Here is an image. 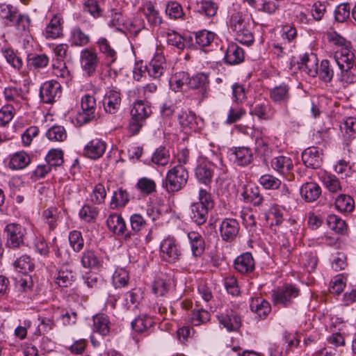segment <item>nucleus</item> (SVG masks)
Here are the masks:
<instances>
[{
	"mask_svg": "<svg viewBox=\"0 0 356 356\" xmlns=\"http://www.w3.org/2000/svg\"><path fill=\"white\" fill-rule=\"evenodd\" d=\"M151 114V106L147 102L143 100L134 102L131 110V119L129 123V131L133 135L138 134Z\"/></svg>",
	"mask_w": 356,
	"mask_h": 356,
	"instance_id": "nucleus-1",
	"label": "nucleus"
},
{
	"mask_svg": "<svg viewBox=\"0 0 356 356\" xmlns=\"http://www.w3.org/2000/svg\"><path fill=\"white\" fill-rule=\"evenodd\" d=\"M220 165L217 166L212 161L207 159H202L195 168V177L198 181L209 185L214 175V171L218 169L220 175L225 173L226 166L222 163L221 159L217 158Z\"/></svg>",
	"mask_w": 356,
	"mask_h": 356,
	"instance_id": "nucleus-2",
	"label": "nucleus"
},
{
	"mask_svg": "<svg viewBox=\"0 0 356 356\" xmlns=\"http://www.w3.org/2000/svg\"><path fill=\"white\" fill-rule=\"evenodd\" d=\"M5 246L11 250H17L24 244L26 234V229L21 225L12 222L6 225L3 229Z\"/></svg>",
	"mask_w": 356,
	"mask_h": 356,
	"instance_id": "nucleus-3",
	"label": "nucleus"
},
{
	"mask_svg": "<svg viewBox=\"0 0 356 356\" xmlns=\"http://www.w3.org/2000/svg\"><path fill=\"white\" fill-rule=\"evenodd\" d=\"M188 178V172L184 166L181 165L174 166L166 175L167 191L170 193L179 191L186 184Z\"/></svg>",
	"mask_w": 356,
	"mask_h": 356,
	"instance_id": "nucleus-4",
	"label": "nucleus"
},
{
	"mask_svg": "<svg viewBox=\"0 0 356 356\" xmlns=\"http://www.w3.org/2000/svg\"><path fill=\"white\" fill-rule=\"evenodd\" d=\"M300 294L299 289L294 285L286 284L274 290L272 300L275 305L289 307Z\"/></svg>",
	"mask_w": 356,
	"mask_h": 356,
	"instance_id": "nucleus-5",
	"label": "nucleus"
},
{
	"mask_svg": "<svg viewBox=\"0 0 356 356\" xmlns=\"http://www.w3.org/2000/svg\"><path fill=\"white\" fill-rule=\"evenodd\" d=\"M160 256L163 261L169 264H174L180 259L181 250L174 238L168 237L161 241Z\"/></svg>",
	"mask_w": 356,
	"mask_h": 356,
	"instance_id": "nucleus-6",
	"label": "nucleus"
},
{
	"mask_svg": "<svg viewBox=\"0 0 356 356\" xmlns=\"http://www.w3.org/2000/svg\"><path fill=\"white\" fill-rule=\"evenodd\" d=\"M2 94L6 105L18 111L26 104V93L21 88L9 86L3 88Z\"/></svg>",
	"mask_w": 356,
	"mask_h": 356,
	"instance_id": "nucleus-7",
	"label": "nucleus"
},
{
	"mask_svg": "<svg viewBox=\"0 0 356 356\" xmlns=\"http://www.w3.org/2000/svg\"><path fill=\"white\" fill-rule=\"evenodd\" d=\"M99 60L97 53L90 48H85L80 52V64L84 74L92 76L98 67Z\"/></svg>",
	"mask_w": 356,
	"mask_h": 356,
	"instance_id": "nucleus-8",
	"label": "nucleus"
},
{
	"mask_svg": "<svg viewBox=\"0 0 356 356\" xmlns=\"http://www.w3.org/2000/svg\"><path fill=\"white\" fill-rule=\"evenodd\" d=\"M62 94V87L55 80L45 81L40 87V96L45 104H51L58 99Z\"/></svg>",
	"mask_w": 356,
	"mask_h": 356,
	"instance_id": "nucleus-9",
	"label": "nucleus"
},
{
	"mask_svg": "<svg viewBox=\"0 0 356 356\" xmlns=\"http://www.w3.org/2000/svg\"><path fill=\"white\" fill-rule=\"evenodd\" d=\"M108 257L99 252L85 250L82 253L81 264L86 268H102L106 264Z\"/></svg>",
	"mask_w": 356,
	"mask_h": 356,
	"instance_id": "nucleus-10",
	"label": "nucleus"
},
{
	"mask_svg": "<svg viewBox=\"0 0 356 356\" xmlns=\"http://www.w3.org/2000/svg\"><path fill=\"white\" fill-rule=\"evenodd\" d=\"M179 124L186 134L196 132L201 129V120L196 115L188 110H182L178 115Z\"/></svg>",
	"mask_w": 356,
	"mask_h": 356,
	"instance_id": "nucleus-11",
	"label": "nucleus"
},
{
	"mask_svg": "<svg viewBox=\"0 0 356 356\" xmlns=\"http://www.w3.org/2000/svg\"><path fill=\"white\" fill-rule=\"evenodd\" d=\"M107 144L102 138H95L86 143L83 149V155L92 160H97L105 153Z\"/></svg>",
	"mask_w": 356,
	"mask_h": 356,
	"instance_id": "nucleus-12",
	"label": "nucleus"
},
{
	"mask_svg": "<svg viewBox=\"0 0 356 356\" xmlns=\"http://www.w3.org/2000/svg\"><path fill=\"white\" fill-rule=\"evenodd\" d=\"M145 68L150 77L154 79L160 78L167 68L165 58L162 53L156 52L152 59Z\"/></svg>",
	"mask_w": 356,
	"mask_h": 356,
	"instance_id": "nucleus-13",
	"label": "nucleus"
},
{
	"mask_svg": "<svg viewBox=\"0 0 356 356\" xmlns=\"http://www.w3.org/2000/svg\"><path fill=\"white\" fill-rule=\"evenodd\" d=\"M218 318L220 325L228 332L237 331L241 326V316L232 309L225 310L220 314Z\"/></svg>",
	"mask_w": 356,
	"mask_h": 356,
	"instance_id": "nucleus-14",
	"label": "nucleus"
},
{
	"mask_svg": "<svg viewBox=\"0 0 356 356\" xmlns=\"http://www.w3.org/2000/svg\"><path fill=\"white\" fill-rule=\"evenodd\" d=\"M42 34L46 39H57L63 35V19L60 15H54L47 24Z\"/></svg>",
	"mask_w": 356,
	"mask_h": 356,
	"instance_id": "nucleus-15",
	"label": "nucleus"
},
{
	"mask_svg": "<svg viewBox=\"0 0 356 356\" xmlns=\"http://www.w3.org/2000/svg\"><path fill=\"white\" fill-rule=\"evenodd\" d=\"M333 58L339 69H353L355 64V54L352 47L335 49Z\"/></svg>",
	"mask_w": 356,
	"mask_h": 356,
	"instance_id": "nucleus-16",
	"label": "nucleus"
},
{
	"mask_svg": "<svg viewBox=\"0 0 356 356\" xmlns=\"http://www.w3.org/2000/svg\"><path fill=\"white\" fill-rule=\"evenodd\" d=\"M269 97L275 104L286 106L290 99V86L289 84L282 83L269 90Z\"/></svg>",
	"mask_w": 356,
	"mask_h": 356,
	"instance_id": "nucleus-17",
	"label": "nucleus"
},
{
	"mask_svg": "<svg viewBox=\"0 0 356 356\" xmlns=\"http://www.w3.org/2000/svg\"><path fill=\"white\" fill-rule=\"evenodd\" d=\"M121 94L119 90L108 89L104 96L103 106L106 113L114 114L118 112L121 106Z\"/></svg>",
	"mask_w": 356,
	"mask_h": 356,
	"instance_id": "nucleus-18",
	"label": "nucleus"
},
{
	"mask_svg": "<svg viewBox=\"0 0 356 356\" xmlns=\"http://www.w3.org/2000/svg\"><path fill=\"white\" fill-rule=\"evenodd\" d=\"M106 225L110 232L118 236H124L125 238L129 237V234H126V222L120 213H112L106 220Z\"/></svg>",
	"mask_w": 356,
	"mask_h": 356,
	"instance_id": "nucleus-19",
	"label": "nucleus"
},
{
	"mask_svg": "<svg viewBox=\"0 0 356 356\" xmlns=\"http://www.w3.org/2000/svg\"><path fill=\"white\" fill-rule=\"evenodd\" d=\"M318 58L313 54H305L297 61L298 67L312 77H315L318 74Z\"/></svg>",
	"mask_w": 356,
	"mask_h": 356,
	"instance_id": "nucleus-20",
	"label": "nucleus"
},
{
	"mask_svg": "<svg viewBox=\"0 0 356 356\" xmlns=\"http://www.w3.org/2000/svg\"><path fill=\"white\" fill-rule=\"evenodd\" d=\"M322 150L316 147H309L302 153V160L307 167L317 168L322 163Z\"/></svg>",
	"mask_w": 356,
	"mask_h": 356,
	"instance_id": "nucleus-21",
	"label": "nucleus"
},
{
	"mask_svg": "<svg viewBox=\"0 0 356 356\" xmlns=\"http://www.w3.org/2000/svg\"><path fill=\"white\" fill-rule=\"evenodd\" d=\"M189 87L199 90L202 97H207L210 88L209 74L200 72L193 75L190 78Z\"/></svg>",
	"mask_w": 356,
	"mask_h": 356,
	"instance_id": "nucleus-22",
	"label": "nucleus"
},
{
	"mask_svg": "<svg viewBox=\"0 0 356 356\" xmlns=\"http://www.w3.org/2000/svg\"><path fill=\"white\" fill-rule=\"evenodd\" d=\"M239 224L233 218H226L221 222L220 232L222 238L225 241H233L238 234Z\"/></svg>",
	"mask_w": 356,
	"mask_h": 356,
	"instance_id": "nucleus-23",
	"label": "nucleus"
},
{
	"mask_svg": "<svg viewBox=\"0 0 356 356\" xmlns=\"http://www.w3.org/2000/svg\"><path fill=\"white\" fill-rule=\"evenodd\" d=\"M234 266L238 273L248 274L254 270L255 264L252 254L245 252L235 259Z\"/></svg>",
	"mask_w": 356,
	"mask_h": 356,
	"instance_id": "nucleus-24",
	"label": "nucleus"
},
{
	"mask_svg": "<svg viewBox=\"0 0 356 356\" xmlns=\"http://www.w3.org/2000/svg\"><path fill=\"white\" fill-rule=\"evenodd\" d=\"M229 159L237 165L244 166L250 164L252 160V154L248 147H237L231 149Z\"/></svg>",
	"mask_w": 356,
	"mask_h": 356,
	"instance_id": "nucleus-25",
	"label": "nucleus"
},
{
	"mask_svg": "<svg viewBox=\"0 0 356 356\" xmlns=\"http://www.w3.org/2000/svg\"><path fill=\"white\" fill-rule=\"evenodd\" d=\"M270 164L274 170L283 175L290 174L293 168L292 159L286 156L281 155L273 158Z\"/></svg>",
	"mask_w": 356,
	"mask_h": 356,
	"instance_id": "nucleus-26",
	"label": "nucleus"
},
{
	"mask_svg": "<svg viewBox=\"0 0 356 356\" xmlns=\"http://www.w3.org/2000/svg\"><path fill=\"white\" fill-rule=\"evenodd\" d=\"M300 193L307 202H313L321 195V188L315 182H306L300 187Z\"/></svg>",
	"mask_w": 356,
	"mask_h": 356,
	"instance_id": "nucleus-27",
	"label": "nucleus"
},
{
	"mask_svg": "<svg viewBox=\"0 0 356 356\" xmlns=\"http://www.w3.org/2000/svg\"><path fill=\"white\" fill-rule=\"evenodd\" d=\"M30 163V156L24 151H19L10 155L8 167L12 170H19L26 168Z\"/></svg>",
	"mask_w": 356,
	"mask_h": 356,
	"instance_id": "nucleus-28",
	"label": "nucleus"
},
{
	"mask_svg": "<svg viewBox=\"0 0 356 356\" xmlns=\"http://www.w3.org/2000/svg\"><path fill=\"white\" fill-rule=\"evenodd\" d=\"M241 195L246 202L252 203L254 206H260L264 202L259 187L254 184L245 186Z\"/></svg>",
	"mask_w": 356,
	"mask_h": 356,
	"instance_id": "nucleus-29",
	"label": "nucleus"
},
{
	"mask_svg": "<svg viewBox=\"0 0 356 356\" xmlns=\"http://www.w3.org/2000/svg\"><path fill=\"white\" fill-rule=\"evenodd\" d=\"M187 236L193 256L194 257H200L203 254L205 248L203 237L200 233L195 231L188 232Z\"/></svg>",
	"mask_w": 356,
	"mask_h": 356,
	"instance_id": "nucleus-30",
	"label": "nucleus"
},
{
	"mask_svg": "<svg viewBox=\"0 0 356 356\" xmlns=\"http://www.w3.org/2000/svg\"><path fill=\"white\" fill-rule=\"evenodd\" d=\"M96 44L100 53L104 56L107 65H111L116 61L118 58L117 52L111 46L110 42L106 38H99Z\"/></svg>",
	"mask_w": 356,
	"mask_h": 356,
	"instance_id": "nucleus-31",
	"label": "nucleus"
},
{
	"mask_svg": "<svg viewBox=\"0 0 356 356\" xmlns=\"http://www.w3.org/2000/svg\"><path fill=\"white\" fill-rule=\"evenodd\" d=\"M250 309L260 318H266L271 311L270 303L261 297L252 298L250 304Z\"/></svg>",
	"mask_w": 356,
	"mask_h": 356,
	"instance_id": "nucleus-32",
	"label": "nucleus"
},
{
	"mask_svg": "<svg viewBox=\"0 0 356 356\" xmlns=\"http://www.w3.org/2000/svg\"><path fill=\"white\" fill-rule=\"evenodd\" d=\"M90 37L80 27H73L70 33L69 42L72 47H84L89 44Z\"/></svg>",
	"mask_w": 356,
	"mask_h": 356,
	"instance_id": "nucleus-33",
	"label": "nucleus"
},
{
	"mask_svg": "<svg viewBox=\"0 0 356 356\" xmlns=\"http://www.w3.org/2000/svg\"><path fill=\"white\" fill-rule=\"evenodd\" d=\"M243 59V49L235 43L229 44L225 56V62L230 65H236L241 63Z\"/></svg>",
	"mask_w": 356,
	"mask_h": 356,
	"instance_id": "nucleus-34",
	"label": "nucleus"
},
{
	"mask_svg": "<svg viewBox=\"0 0 356 356\" xmlns=\"http://www.w3.org/2000/svg\"><path fill=\"white\" fill-rule=\"evenodd\" d=\"M74 273L67 266H62L54 277L56 284L60 287H67L74 281Z\"/></svg>",
	"mask_w": 356,
	"mask_h": 356,
	"instance_id": "nucleus-35",
	"label": "nucleus"
},
{
	"mask_svg": "<svg viewBox=\"0 0 356 356\" xmlns=\"http://www.w3.org/2000/svg\"><path fill=\"white\" fill-rule=\"evenodd\" d=\"M250 26V17L248 14L236 12L232 15L229 19V27L234 31H240L241 29Z\"/></svg>",
	"mask_w": 356,
	"mask_h": 356,
	"instance_id": "nucleus-36",
	"label": "nucleus"
},
{
	"mask_svg": "<svg viewBox=\"0 0 356 356\" xmlns=\"http://www.w3.org/2000/svg\"><path fill=\"white\" fill-rule=\"evenodd\" d=\"M192 220L197 225H203L208 218L209 209L193 202L191 206Z\"/></svg>",
	"mask_w": 356,
	"mask_h": 356,
	"instance_id": "nucleus-37",
	"label": "nucleus"
},
{
	"mask_svg": "<svg viewBox=\"0 0 356 356\" xmlns=\"http://www.w3.org/2000/svg\"><path fill=\"white\" fill-rule=\"evenodd\" d=\"M250 113L257 116L259 119L266 120L273 118L275 110L268 103L262 102L256 104Z\"/></svg>",
	"mask_w": 356,
	"mask_h": 356,
	"instance_id": "nucleus-38",
	"label": "nucleus"
},
{
	"mask_svg": "<svg viewBox=\"0 0 356 356\" xmlns=\"http://www.w3.org/2000/svg\"><path fill=\"white\" fill-rule=\"evenodd\" d=\"M335 208L341 213H349L355 208V201L348 195H339L335 200Z\"/></svg>",
	"mask_w": 356,
	"mask_h": 356,
	"instance_id": "nucleus-39",
	"label": "nucleus"
},
{
	"mask_svg": "<svg viewBox=\"0 0 356 356\" xmlns=\"http://www.w3.org/2000/svg\"><path fill=\"white\" fill-rule=\"evenodd\" d=\"M190 76L184 71L175 73L170 79V86L172 90L177 92L180 90L185 84L189 86Z\"/></svg>",
	"mask_w": 356,
	"mask_h": 356,
	"instance_id": "nucleus-40",
	"label": "nucleus"
},
{
	"mask_svg": "<svg viewBox=\"0 0 356 356\" xmlns=\"http://www.w3.org/2000/svg\"><path fill=\"white\" fill-rule=\"evenodd\" d=\"M320 178L325 187L330 193H336L342 191V186L335 175L324 172Z\"/></svg>",
	"mask_w": 356,
	"mask_h": 356,
	"instance_id": "nucleus-41",
	"label": "nucleus"
},
{
	"mask_svg": "<svg viewBox=\"0 0 356 356\" xmlns=\"http://www.w3.org/2000/svg\"><path fill=\"white\" fill-rule=\"evenodd\" d=\"M153 319L146 315H142L131 322V327L137 332H147L154 325Z\"/></svg>",
	"mask_w": 356,
	"mask_h": 356,
	"instance_id": "nucleus-42",
	"label": "nucleus"
},
{
	"mask_svg": "<svg viewBox=\"0 0 356 356\" xmlns=\"http://www.w3.org/2000/svg\"><path fill=\"white\" fill-rule=\"evenodd\" d=\"M13 266L17 271L23 274H28V272L33 271L35 267L33 259L26 254L17 258L15 261Z\"/></svg>",
	"mask_w": 356,
	"mask_h": 356,
	"instance_id": "nucleus-43",
	"label": "nucleus"
},
{
	"mask_svg": "<svg viewBox=\"0 0 356 356\" xmlns=\"http://www.w3.org/2000/svg\"><path fill=\"white\" fill-rule=\"evenodd\" d=\"M170 287V280L166 276L156 278L152 285V291L157 296H165Z\"/></svg>",
	"mask_w": 356,
	"mask_h": 356,
	"instance_id": "nucleus-44",
	"label": "nucleus"
},
{
	"mask_svg": "<svg viewBox=\"0 0 356 356\" xmlns=\"http://www.w3.org/2000/svg\"><path fill=\"white\" fill-rule=\"evenodd\" d=\"M94 330L103 336L110 332V321L104 314H99L94 317Z\"/></svg>",
	"mask_w": 356,
	"mask_h": 356,
	"instance_id": "nucleus-45",
	"label": "nucleus"
},
{
	"mask_svg": "<svg viewBox=\"0 0 356 356\" xmlns=\"http://www.w3.org/2000/svg\"><path fill=\"white\" fill-rule=\"evenodd\" d=\"M112 280L115 288L127 286L129 280L128 271L124 268H118L113 275Z\"/></svg>",
	"mask_w": 356,
	"mask_h": 356,
	"instance_id": "nucleus-46",
	"label": "nucleus"
},
{
	"mask_svg": "<svg viewBox=\"0 0 356 356\" xmlns=\"http://www.w3.org/2000/svg\"><path fill=\"white\" fill-rule=\"evenodd\" d=\"M327 226L337 234H343L346 232L347 225L346 222L339 216L332 214L327 216Z\"/></svg>",
	"mask_w": 356,
	"mask_h": 356,
	"instance_id": "nucleus-47",
	"label": "nucleus"
},
{
	"mask_svg": "<svg viewBox=\"0 0 356 356\" xmlns=\"http://www.w3.org/2000/svg\"><path fill=\"white\" fill-rule=\"evenodd\" d=\"M129 201V197L128 193L122 188H119L117 191H115L111 200V208L113 209H117L118 207H124Z\"/></svg>",
	"mask_w": 356,
	"mask_h": 356,
	"instance_id": "nucleus-48",
	"label": "nucleus"
},
{
	"mask_svg": "<svg viewBox=\"0 0 356 356\" xmlns=\"http://www.w3.org/2000/svg\"><path fill=\"white\" fill-rule=\"evenodd\" d=\"M216 37V34L207 30L199 31L195 33V39L197 45L201 47H208L211 44Z\"/></svg>",
	"mask_w": 356,
	"mask_h": 356,
	"instance_id": "nucleus-49",
	"label": "nucleus"
},
{
	"mask_svg": "<svg viewBox=\"0 0 356 356\" xmlns=\"http://www.w3.org/2000/svg\"><path fill=\"white\" fill-rule=\"evenodd\" d=\"M33 282L32 277L29 274H23L16 278L15 287L18 291L28 293L32 290Z\"/></svg>",
	"mask_w": 356,
	"mask_h": 356,
	"instance_id": "nucleus-50",
	"label": "nucleus"
},
{
	"mask_svg": "<svg viewBox=\"0 0 356 356\" xmlns=\"http://www.w3.org/2000/svg\"><path fill=\"white\" fill-rule=\"evenodd\" d=\"M259 183L266 190H276L282 185L280 179L270 174L261 176Z\"/></svg>",
	"mask_w": 356,
	"mask_h": 356,
	"instance_id": "nucleus-51",
	"label": "nucleus"
},
{
	"mask_svg": "<svg viewBox=\"0 0 356 356\" xmlns=\"http://www.w3.org/2000/svg\"><path fill=\"white\" fill-rule=\"evenodd\" d=\"M343 135L348 138L356 137V118L349 117L346 118L340 126Z\"/></svg>",
	"mask_w": 356,
	"mask_h": 356,
	"instance_id": "nucleus-52",
	"label": "nucleus"
},
{
	"mask_svg": "<svg viewBox=\"0 0 356 356\" xmlns=\"http://www.w3.org/2000/svg\"><path fill=\"white\" fill-rule=\"evenodd\" d=\"M297 36L296 29L291 25H284L280 31V37L282 43L292 45L291 44L295 42Z\"/></svg>",
	"mask_w": 356,
	"mask_h": 356,
	"instance_id": "nucleus-53",
	"label": "nucleus"
},
{
	"mask_svg": "<svg viewBox=\"0 0 356 356\" xmlns=\"http://www.w3.org/2000/svg\"><path fill=\"white\" fill-rule=\"evenodd\" d=\"M136 188L143 195H149L156 191V185L155 181L147 177H142L138 179Z\"/></svg>",
	"mask_w": 356,
	"mask_h": 356,
	"instance_id": "nucleus-54",
	"label": "nucleus"
},
{
	"mask_svg": "<svg viewBox=\"0 0 356 356\" xmlns=\"http://www.w3.org/2000/svg\"><path fill=\"white\" fill-rule=\"evenodd\" d=\"M346 282L347 277L343 274H339L331 280L329 290L331 293L339 295L343 291Z\"/></svg>",
	"mask_w": 356,
	"mask_h": 356,
	"instance_id": "nucleus-55",
	"label": "nucleus"
},
{
	"mask_svg": "<svg viewBox=\"0 0 356 356\" xmlns=\"http://www.w3.org/2000/svg\"><path fill=\"white\" fill-rule=\"evenodd\" d=\"M17 10L12 5L2 4L0 6V17L5 20V23L8 24L13 22L17 17Z\"/></svg>",
	"mask_w": 356,
	"mask_h": 356,
	"instance_id": "nucleus-56",
	"label": "nucleus"
},
{
	"mask_svg": "<svg viewBox=\"0 0 356 356\" xmlns=\"http://www.w3.org/2000/svg\"><path fill=\"white\" fill-rule=\"evenodd\" d=\"M318 76L321 80L325 83L331 81L334 76V71L328 60H323L318 70Z\"/></svg>",
	"mask_w": 356,
	"mask_h": 356,
	"instance_id": "nucleus-57",
	"label": "nucleus"
},
{
	"mask_svg": "<svg viewBox=\"0 0 356 356\" xmlns=\"http://www.w3.org/2000/svg\"><path fill=\"white\" fill-rule=\"evenodd\" d=\"M255 150L262 155L267 156L271 152L270 139L267 136H261L255 140Z\"/></svg>",
	"mask_w": 356,
	"mask_h": 356,
	"instance_id": "nucleus-58",
	"label": "nucleus"
},
{
	"mask_svg": "<svg viewBox=\"0 0 356 356\" xmlns=\"http://www.w3.org/2000/svg\"><path fill=\"white\" fill-rule=\"evenodd\" d=\"M250 26L241 29L240 31H235L236 40L245 45L250 46L254 42V35L250 29Z\"/></svg>",
	"mask_w": 356,
	"mask_h": 356,
	"instance_id": "nucleus-59",
	"label": "nucleus"
},
{
	"mask_svg": "<svg viewBox=\"0 0 356 356\" xmlns=\"http://www.w3.org/2000/svg\"><path fill=\"white\" fill-rule=\"evenodd\" d=\"M99 213L97 208L85 204L80 209L79 215L81 220L90 222L96 219Z\"/></svg>",
	"mask_w": 356,
	"mask_h": 356,
	"instance_id": "nucleus-60",
	"label": "nucleus"
},
{
	"mask_svg": "<svg viewBox=\"0 0 356 356\" xmlns=\"http://www.w3.org/2000/svg\"><path fill=\"white\" fill-rule=\"evenodd\" d=\"M46 136L49 140L62 142L67 138L65 129L61 126H54L50 128Z\"/></svg>",
	"mask_w": 356,
	"mask_h": 356,
	"instance_id": "nucleus-61",
	"label": "nucleus"
},
{
	"mask_svg": "<svg viewBox=\"0 0 356 356\" xmlns=\"http://www.w3.org/2000/svg\"><path fill=\"white\" fill-rule=\"evenodd\" d=\"M81 108L83 111L90 116L95 113L96 110V100L89 94H86L81 97Z\"/></svg>",
	"mask_w": 356,
	"mask_h": 356,
	"instance_id": "nucleus-62",
	"label": "nucleus"
},
{
	"mask_svg": "<svg viewBox=\"0 0 356 356\" xmlns=\"http://www.w3.org/2000/svg\"><path fill=\"white\" fill-rule=\"evenodd\" d=\"M53 74L65 81L70 79V73L63 60H56L53 64Z\"/></svg>",
	"mask_w": 356,
	"mask_h": 356,
	"instance_id": "nucleus-63",
	"label": "nucleus"
},
{
	"mask_svg": "<svg viewBox=\"0 0 356 356\" xmlns=\"http://www.w3.org/2000/svg\"><path fill=\"white\" fill-rule=\"evenodd\" d=\"M106 197L105 187L102 184H97L95 186L90 194V201L96 204H100L104 202Z\"/></svg>",
	"mask_w": 356,
	"mask_h": 356,
	"instance_id": "nucleus-64",
	"label": "nucleus"
}]
</instances>
